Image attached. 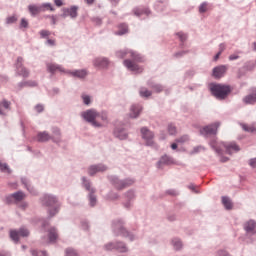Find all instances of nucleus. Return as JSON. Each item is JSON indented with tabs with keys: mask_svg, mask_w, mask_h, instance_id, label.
Masks as SVG:
<instances>
[{
	"mask_svg": "<svg viewBox=\"0 0 256 256\" xmlns=\"http://www.w3.org/2000/svg\"><path fill=\"white\" fill-rule=\"evenodd\" d=\"M83 119L91 123L93 127H105L109 123V116L107 112H97V110H87L82 113Z\"/></svg>",
	"mask_w": 256,
	"mask_h": 256,
	"instance_id": "obj_1",
	"label": "nucleus"
},
{
	"mask_svg": "<svg viewBox=\"0 0 256 256\" xmlns=\"http://www.w3.org/2000/svg\"><path fill=\"white\" fill-rule=\"evenodd\" d=\"M210 91L216 99H226V97L231 93V86L223 84H211Z\"/></svg>",
	"mask_w": 256,
	"mask_h": 256,
	"instance_id": "obj_2",
	"label": "nucleus"
},
{
	"mask_svg": "<svg viewBox=\"0 0 256 256\" xmlns=\"http://www.w3.org/2000/svg\"><path fill=\"white\" fill-rule=\"evenodd\" d=\"M20 237H29V231L27 228H20L19 230H10V238L15 243H19Z\"/></svg>",
	"mask_w": 256,
	"mask_h": 256,
	"instance_id": "obj_3",
	"label": "nucleus"
},
{
	"mask_svg": "<svg viewBox=\"0 0 256 256\" xmlns=\"http://www.w3.org/2000/svg\"><path fill=\"white\" fill-rule=\"evenodd\" d=\"M16 71H17L18 75H21L22 77H29V70H27V68L23 67V57L17 58Z\"/></svg>",
	"mask_w": 256,
	"mask_h": 256,
	"instance_id": "obj_4",
	"label": "nucleus"
},
{
	"mask_svg": "<svg viewBox=\"0 0 256 256\" xmlns=\"http://www.w3.org/2000/svg\"><path fill=\"white\" fill-rule=\"evenodd\" d=\"M106 249L107 251L116 249V251H119V253H127V246H125V244L122 242H117L116 244L109 243L106 245Z\"/></svg>",
	"mask_w": 256,
	"mask_h": 256,
	"instance_id": "obj_5",
	"label": "nucleus"
},
{
	"mask_svg": "<svg viewBox=\"0 0 256 256\" xmlns=\"http://www.w3.org/2000/svg\"><path fill=\"white\" fill-rule=\"evenodd\" d=\"M219 125L220 124L216 122L214 124L204 127L201 130L202 135H217V129H219Z\"/></svg>",
	"mask_w": 256,
	"mask_h": 256,
	"instance_id": "obj_6",
	"label": "nucleus"
},
{
	"mask_svg": "<svg viewBox=\"0 0 256 256\" xmlns=\"http://www.w3.org/2000/svg\"><path fill=\"white\" fill-rule=\"evenodd\" d=\"M142 137L146 141V145H153V132L149 131L147 128H142L141 129Z\"/></svg>",
	"mask_w": 256,
	"mask_h": 256,
	"instance_id": "obj_7",
	"label": "nucleus"
},
{
	"mask_svg": "<svg viewBox=\"0 0 256 256\" xmlns=\"http://www.w3.org/2000/svg\"><path fill=\"white\" fill-rule=\"evenodd\" d=\"M124 65L130 71H135L136 73H143V68L139 67V65L135 64V62L131 60H125Z\"/></svg>",
	"mask_w": 256,
	"mask_h": 256,
	"instance_id": "obj_8",
	"label": "nucleus"
},
{
	"mask_svg": "<svg viewBox=\"0 0 256 256\" xmlns=\"http://www.w3.org/2000/svg\"><path fill=\"white\" fill-rule=\"evenodd\" d=\"M93 63L95 67H98V69H105L109 67V60L107 58H96Z\"/></svg>",
	"mask_w": 256,
	"mask_h": 256,
	"instance_id": "obj_9",
	"label": "nucleus"
},
{
	"mask_svg": "<svg viewBox=\"0 0 256 256\" xmlns=\"http://www.w3.org/2000/svg\"><path fill=\"white\" fill-rule=\"evenodd\" d=\"M221 147H224L226 153H228L229 155H231V153H237V151H239V146H237V144L233 142L228 144L222 143Z\"/></svg>",
	"mask_w": 256,
	"mask_h": 256,
	"instance_id": "obj_10",
	"label": "nucleus"
},
{
	"mask_svg": "<svg viewBox=\"0 0 256 256\" xmlns=\"http://www.w3.org/2000/svg\"><path fill=\"white\" fill-rule=\"evenodd\" d=\"M103 171H107V167L101 164L90 166L88 169V173L91 176L95 175L96 173H103Z\"/></svg>",
	"mask_w": 256,
	"mask_h": 256,
	"instance_id": "obj_11",
	"label": "nucleus"
},
{
	"mask_svg": "<svg viewBox=\"0 0 256 256\" xmlns=\"http://www.w3.org/2000/svg\"><path fill=\"white\" fill-rule=\"evenodd\" d=\"M42 203L43 205H46V207H55V205H57V198L51 195H45Z\"/></svg>",
	"mask_w": 256,
	"mask_h": 256,
	"instance_id": "obj_12",
	"label": "nucleus"
},
{
	"mask_svg": "<svg viewBox=\"0 0 256 256\" xmlns=\"http://www.w3.org/2000/svg\"><path fill=\"white\" fill-rule=\"evenodd\" d=\"M225 73H227V67L225 66H218L213 69V77L215 79H221Z\"/></svg>",
	"mask_w": 256,
	"mask_h": 256,
	"instance_id": "obj_13",
	"label": "nucleus"
},
{
	"mask_svg": "<svg viewBox=\"0 0 256 256\" xmlns=\"http://www.w3.org/2000/svg\"><path fill=\"white\" fill-rule=\"evenodd\" d=\"M47 70L49 71V73H57V71H59L60 73H67V71H65V69L61 65L53 63L47 64Z\"/></svg>",
	"mask_w": 256,
	"mask_h": 256,
	"instance_id": "obj_14",
	"label": "nucleus"
},
{
	"mask_svg": "<svg viewBox=\"0 0 256 256\" xmlns=\"http://www.w3.org/2000/svg\"><path fill=\"white\" fill-rule=\"evenodd\" d=\"M66 73L78 79H85V77H87V70L66 71Z\"/></svg>",
	"mask_w": 256,
	"mask_h": 256,
	"instance_id": "obj_15",
	"label": "nucleus"
},
{
	"mask_svg": "<svg viewBox=\"0 0 256 256\" xmlns=\"http://www.w3.org/2000/svg\"><path fill=\"white\" fill-rule=\"evenodd\" d=\"M246 233H256V222L255 220H249L244 224Z\"/></svg>",
	"mask_w": 256,
	"mask_h": 256,
	"instance_id": "obj_16",
	"label": "nucleus"
},
{
	"mask_svg": "<svg viewBox=\"0 0 256 256\" xmlns=\"http://www.w3.org/2000/svg\"><path fill=\"white\" fill-rule=\"evenodd\" d=\"M11 109V102L3 100L0 102V115H7V111Z\"/></svg>",
	"mask_w": 256,
	"mask_h": 256,
	"instance_id": "obj_17",
	"label": "nucleus"
},
{
	"mask_svg": "<svg viewBox=\"0 0 256 256\" xmlns=\"http://www.w3.org/2000/svg\"><path fill=\"white\" fill-rule=\"evenodd\" d=\"M79 8L77 6H72L71 8L64 9V15L67 17L69 15L72 19H75L77 17V10Z\"/></svg>",
	"mask_w": 256,
	"mask_h": 256,
	"instance_id": "obj_18",
	"label": "nucleus"
},
{
	"mask_svg": "<svg viewBox=\"0 0 256 256\" xmlns=\"http://www.w3.org/2000/svg\"><path fill=\"white\" fill-rule=\"evenodd\" d=\"M141 111H143V107L139 105H133L131 107L130 117H132V119L139 117V113H141Z\"/></svg>",
	"mask_w": 256,
	"mask_h": 256,
	"instance_id": "obj_19",
	"label": "nucleus"
},
{
	"mask_svg": "<svg viewBox=\"0 0 256 256\" xmlns=\"http://www.w3.org/2000/svg\"><path fill=\"white\" fill-rule=\"evenodd\" d=\"M48 237L50 243H55V241H57L59 237V235L57 234V230H55V228H50L48 231Z\"/></svg>",
	"mask_w": 256,
	"mask_h": 256,
	"instance_id": "obj_20",
	"label": "nucleus"
},
{
	"mask_svg": "<svg viewBox=\"0 0 256 256\" xmlns=\"http://www.w3.org/2000/svg\"><path fill=\"white\" fill-rule=\"evenodd\" d=\"M29 12L31 13V15H39V13H41V11H45V9H43V7L41 6H37V5H30L28 7Z\"/></svg>",
	"mask_w": 256,
	"mask_h": 256,
	"instance_id": "obj_21",
	"label": "nucleus"
},
{
	"mask_svg": "<svg viewBox=\"0 0 256 256\" xmlns=\"http://www.w3.org/2000/svg\"><path fill=\"white\" fill-rule=\"evenodd\" d=\"M37 139L41 143H45V141H49V139H51V136L47 132H40L37 136Z\"/></svg>",
	"mask_w": 256,
	"mask_h": 256,
	"instance_id": "obj_22",
	"label": "nucleus"
},
{
	"mask_svg": "<svg viewBox=\"0 0 256 256\" xmlns=\"http://www.w3.org/2000/svg\"><path fill=\"white\" fill-rule=\"evenodd\" d=\"M244 103H246V105H253V103H256V94H251L246 96L243 99Z\"/></svg>",
	"mask_w": 256,
	"mask_h": 256,
	"instance_id": "obj_23",
	"label": "nucleus"
},
{
	"mask_svg": "<svg viewBox=\"0 0 256 256\" xmlns=\"http://www.w3.org/2000/svg\"><path fill=\"white\" fill-rule=\"evenodd\" d=\"M118 29L117 35H125V33H129V27L127 24H120Z\"/></svg>",
	"mask_w": 256,
	"mask_h": 256,
	"instance_id": "obj_24",
	"label": "nucleus"
},
{
	"mask_svg": "<svg viewBox=\"0 0 256 256\" xmlns=\"http://www.w3.org/2000/svg\"><path fill=\"white\" fill-rule=\"evenodd\" d=\"M222 203L226 209H233V203L228 197H222Z\"/></svg>",
	"mask_w": 256,
	"mask_h": 256,
	"instance_id": "obj_25",
	"label": "nucleus"
},
{
	"mask_svg": "<svg viewBox=\"0 0 256 256\" xmlns=\"http://www.w3.org/2000/svg\"><path fill=\"white\" fill-rule=\"evenodd\" d=\"M242 129L248 133H255L256 128L253 125L242 124Z\"/></svg>",
	"mask_w": 256,
	"mask_h": 256,
	"instance_id": "obj_26",
	"label": "nucleus"
},
{
	"mask_svg": "<svg viewBox=\"0 0 256 256\" xmlns=\"http://www.w3.org/2000/svg\"><path fill=\"white\" fill-rule=\"evenodd\" d=\"M12 197L15 201H23V199H25V194L23 192H17L12 194Z\"/></svg>",
	"mask_w": 256,
	"mask_h": 256,
	"instance_id": "obj_27",
	"label": "nucleus"
},
{
	"mask_svg": "<svg viewBox=\"0 0 256 256\" xmlns=\"http://www.w3.org/2000/svg\"><path fill=\"white\" fill-rule=\"evenodd\" d=\"M172 245H173L174 249H176V251H179V249H181V247H183V244L181 243V240H179V239L172 240Z\"/></svg>",
	"mask_w": 256,
	"mask_h": 256,
	"instance_id": "obj_28",
	"label": "nucleus"
},
{
	"mask_svg": "<svg viewBox=\"0 0 256 256\" xmlns=\"http://www.w3.org/2000/svg\"><path fill=\"white\" fill-rule=\"evenodd\" d=\"M175 141H176V143L183 145V143H187V141H189V136L183 135V136L177 138Z\"/></svg>",
	"mask_w": 256,
	"mask_h": 256,
	"instance_id": "obj_29",
	"label": "nucleus"
},
{
	"mask_svg": "<svg viewBox=\"0 0 256 256\" xmlns=\"http://www.w3.org/2000/svg\"><path fill=\"white\" fill-rule=\"evenodd\" d=\"M120 185H122V186H119L118 184H116L117 189H123V187L133 185V180L122 181V182H120Z\"/></svg>",
	"mask_w": 256,
	"mask_h": 256,
	"instance_id": "obj_30",
	"label": "nucleus"
},
{
	"mask_svg": "<svg viewBox=\"0 0 256 256\" xmlns=\"http://www.w3.org/2000/svg\"><path fill=\"white\" fill-rule=\"evenodd\" d=\"M128 53L130 54L133 61H141V59H143L141 55L137 54V52L129 51Z\"/></svg>",
	"mask_w": 256,
	"mask_h": 256,
	"instance_id": "obj_31",
	"label": "nucleus"
},
{
	"mask_svg": "<svg viewBox=\"0 0 256 256\" xmlns=\"http://www.w3.org/2000/svg\"><path fill=\"white\" fill-rule=\"evenodd\" d=\"M168 133L169 135H177V127L173 124L168 125Z\"/></svg>",
	"mask_w": 256,
	"mask_h": 256,
	"instance_id": "obj_32",
	"label": "nucleus"
},
{
	"mask_svg": "<svg viewBox=\"0 0 256 256\" xmlns=\"http://www.w3.org/2000/svg\"><path fill=\"white\" fill-rule=\"evenodd\" d=\"M65 253H66L65 256H79L77 251L75 249H73V248L66 249Z\"/></svg>",
	"mask_w": 256,
	"mask_h": 256,
	"instance_id": "obj_33",
	"label": "nucleus"
},
{
	"mask_svg": "<svg viewBox=\"0 0 256 256\" xmlns=\"http://www.w3.org/2000/svg\"><path fill=\"white\" fill-rule=\"evenodd\" d=\"M209 10V5L204 2L199 6V12L200 13H207V11Z\"/></svg>",
	"mask_w": 256,
	"mask_h": 256,
	"instance_id": "obj_34",
	"label": "nucleus"
},
{
	"mask_svg": "<svg viewBox=\"0 0 256 256\" xmlns=\"http://www.w3.org/2000/svg\"><path fill=\"white\" fill-rule=\"evenodd\" d=\"M140 96L141 97H151V91L145 89V88H142L140 90Z\"/></svg>",
	"mask_w": 256,
	"mask_h": 256,
	"instance_id": "obj_35",
	"label": "nucleus"
},
{
	"mask_svg": "<svg viewBox=\"0 0 256 256\" xmlns=\"http://www.w3.org/2000/svg\"><path fill=\"white\" fill-rule=\"evenodd\" d=\"M40 7H42V9H44V11L45 10L55 11V8H53L51 3H44V4L40 5Z\"/></svg>",
	"mask_w": 256,
	"mask_h": 256,
	"instance_id": "obj_36",
	"label": "nucleus"
},
{
	"mask_svg": "<svg viewBox=\"0 0 256 256\" xmlns=\"http://www.w3.org/2000/svg\"><path fill=\"white\" fill-rule=\"evenodd\" d=\"M0 171L11 173V170H9V166L5 163H2L1 161H0Z\"/></svg>",
	"mask_w": 256,
	"mask_h": 256,
	"instance_id": "obj_37",
	"label": "nucleus"
},
{
	"mask_svg": "<svg viewBox=\"0 0 256 256\" xmlns=\"http://www.w3.org/2000/svg\"><path fill=\"white\" fill-rule=\"evenodd\" d=\"M161 163L169 165L171 163V158H169V156H163L159 161V165H161Z\"/></svg>",
	"mask_w": 256,
	"mask_h": 256,
	"instance_id": "obj_38",
	"label": "nucleus"
},
{
	"mask_svg": "<svg viewBox=\"0 0 256 256\" xmlns=\"http://www.w3.org/2000/svg\"><path fill=\"white\" fill-rule=\"evenodd\" d=\"M82 99H83L84 105H90V103H91V97H89L88 95L83 94V95H82Z\"/></svg>",
	"mask_w": 256,
	"mask_h": 256,
	"instance_id": "obj_39",
	"label": "nucleus"
},
{
	"mask_svg": "<svg viewBox=\"0 0 256 256\" xmlns=\"http://www.w3.org/2000/svg\"><path fill=\"white\" fill-rule=\"evenodd\" d=\"M32 255L33 256H47V253L46 252H37L36 250H32L31 251Z\"/></svg>",
	"mask_w": 256,
	"mask_h": 256,
	"instance_id": "obj_40",
	"label": "nucleus"
},
{
	"mask_svg": "<svg viewBox=\"0 0 256 256\" xmlns=\"http://www.w3.org/2000/svg\"><path fill=\"white\" fill-rule=\"evenodd\" d=\"M40 35L42 38L49 37L51 35V32H49V30H42L40 31Z\"/></svg>",
	"mask_w": 256,
	"mask_h": 256,
	"instance_id": "obj_41",
	"label": "nucleus"
},
{
	"mask_svg": "<svg viewBox=\"0 0 256 256\" xmlns=\"http://www.w3.org/2000/svg\"><path fill=\"white\" fill-rule=\"evenodd\" d=\"M97 203V198H95L94 195H90V205L91 207H95V204Z\"/></svg>",
	"mask_w": 256,
	"mask_h": 256,
	"instance_id": "obj_42",
	"label": "nucleus"
},
{
	"mask_svg": "<svg viewBox=\"0 0 256 256\" xmlns=\"http://www.w3.org/2000/svg\"><path fill=\"white\" fill-rule=\"evenodd\" d=\"M57 213H59V209L57 207H54L53 211L49 210L50 217H54V215H57Z\"/></svg>",
	"mask_w": 256,
	"mask_h": 256,
	"instance_id": "obj_43",
	"label": "nucleus"
},
{
	"mask_svg": "<svg viewBox=\"0 0 256 256\" xmlns=\"http://www.w3.org/2000/svg\"><path fill=\"white\" fill-rule=\"evenodd\" d=\"M152 89H154L156 93H161V91H163V87L161 85H154L152 86Z\"/></svg>",
	"mask_w": 256,
	"mask_h": 256,
	"instance_id": "obj_44",
	"label": "nucleus"
},
{
	"mask_svg": "<svg viewBox=\"0 0 256 256\" xmlns=\"http://www.w3.org/2000/svg\"><path fill=\"white\" fill-rule=\"evenodd\" d=\"M15 21H17L16 16H10V17L7 18V23L8 24L15 23Z\"/></svg>",
	"mask_w": 256,
	"mask_h": 256,
	"instance_id": "obj_45",
	"label": "nucleus"
},
{
	"mask_svg": "<svg viewBox=\"0 0 256 256\" xmlns=\"http://www.w3.org/2000/svg\"><path fill=\"white\" fill-rule=\"evenodd\" d=\"M143 13L145 14V15H149V9H144V10H141L140 12H135V15H143Z\"/></svg>",
	"mask_w": 256,
	"mask_h": 256,
	"instance_id": "obj_46",
	"label": "nucleus"
},
{
	"mask_svg": "<svg viewBox=\"0 0 256 256\" xmlns=\"http://www.w3.org/2000/svg\"><path fill=\"white\" fill-rule=\"evenodd\" d=\"M225 49H227V45H225V43H222L219 45V52L218 53H223V51H225Z\"/></svg>",
	"mask_w": 256,
	"mask_h": 256,
	"instance_id": "obj_47",
	"label": "nucleus"
},
{
	"mask_svg": "<svg viewBox=\"0 0 256 256\" xmlns=\"http://www.w3.org/2000/svg\"><path fill=\"white\" fill-rule=\"evenodd\" d=\"M83 183L87 191H89L91 189V184L85 178H83Z\"/></svg>",
	"mask_w": 256,
	"mask_h": 256,
	"instance_id": "obj_48",
	"label": "nucleus"
},
{
	"mask_svg": "<svg viewBox=\"0 0 256 256\" xmlns=\"http://www.w3.org/2000/svg\"><path fill=\"white\" fill-rule=\"evenodd\" d=\"M203 147L201 146H197L193 149V151L191 152L192 155H194V153H199V151H202Z\"/></svg>",
	"mask_w": 256,
	"mask_h": 256,
	"instance_id": "obj_49",
	"label": "nucleus"
},
{
	"mask_svg": "<svg viewBox=\"0 0 256 256\" xmlns=\"http://www.w3.org/2000/svg\"><path fill=\"white\" fill-rule=\"evenodd\" d=\"M116 137H118V139H127V134L122 133V134H117V132H115Z\"/></svg>",
	"mask_w": 256,
	"mask_h": 256,
	"instance_id": "obj_50",
	"label": "nucleus"
},
{
	"mask_svg": "<svg viewBox=\"0 0 256 256\" xmlns=\"http://www.w3.org/2000/svg\"><path fill=\"white\" fill-rule=\"evenodd\" d=\"M56 7H63V0H54Z\"/></svg>",
	"mask_w": 256,
	"mask_h": 256,
	"instance_id": "obj_51",
	"label": "nucleus"
},
{
	"mask_svg": "<svg viewBox=\"0 0 256 256\" xmlns=\"http://www.w3.org/2000/svg\"><path fill=\"white\" fill-rule=\"evenodd\" d=\"M35 110L37 113H43V105H36Z\"/></svg>",
	"mask_w": 256,
	"mask_h": 256,
	"instance_id": "obj_52",
	"label": "nucleus"
},
{
	"mask_svg": "<svg viewBox=\"0 0 256 256\" xmlns=\"http://www.w3.org/2000/svg\"><path fill=\"white\" fill-rule=\"evenodd\" d=\"M177 35L180 38V41H185V39H187V36L181 32H179Z\"/></svg>",
	"mask_w": 256,
	"mask_h": 256,
	"instance_id": "obj_53",
	"label": "nucleus"
},
{
	"mask_svg": "<svg viewBox=\"0 0 256 256\" xmlns=\"http://www.w3.org/2000/svg\"><path fill=\"white\" fill-rule=\"evenodd\" d=\"M29 25V23L27 22V20H25V18H23L21 20V27L27 28Z\"/></svg>",
	"mask_w": 256,
	"mask_h": 256,
	"instance_id": "obj_54",
	"label": "nucleus"
},
{
	"mask_svg": "<svg viewBox=\"0 0 256 256\" xmlns=\"http://www.w3.org/2000/svg\"><path fill=\"white\" fill-rule=\"evenodd\" d=\"M238 58H239V55H237V54H232L229 56L230 61H235V59H238Z\"/></svg>",
	"mask_w": 256,
	"mask_h": 256,
	"instance_id": "obj_55",
	"label": "nucleus"
},
{
	"mask_svg": "<svg viewBox=\"0 0 256 256\" xmlns=\"http://www.w3.org/2000/svg\"><path fill=\"white\" fill-rule=\"evenodd\" d=\"M117 55H118L121 59H123V57H125V56L127 55V52L120 51V52L117 53Z\"/></svg>",
	"mask_w": 256,
	"mask_h": 256,
	"instance_id": "obj_56",
	"label": "nucleus"
},
{
	"mask_svg": "<svg viewBox=\"0 0 256 256\" xmlns=\"http://www.w3.org/2000/svg\"><path fill=\"white\" fill-rule=\"evenodd\" d=\"M47 43H48V45H50L51 47H53V46L55 45V40L48 39V40H47Z\"/></svg>",
	"mask_w": 256,
	"mask_h": 256,
	"instance_id": "obj_57",
	"label": "nucleus"
},
{
	"mask_svg": "<svg viewBox=\"0 0 256 256\" xmlns=\"http://www.w3.org/2000/svg\"><path fill=\"white\" fill-rule=\"evenodd\" d=\"M219 57H221V52H218L215 56H214V61H218Z\"/></svg>",
	"mask_w": 256,
	"mask_h": 256,
	"instance_id": "obj_58",
	"label": "nucleus"
},
{
	"mask_svg": "<svg viewBox=\"0 0 256 256\" xmlns=\"http://www.w3.org/2000/svg\"><path fill=\"white\" fill-rule=\"evenodd\" d=\"M52 19V25H55V23H57V18H55V16H51Z\"/></svg>",
	"mask_w": 256,
	"mask_h": 256,
	"instance_id": "obj_59",
	"label": "nucleus"
},
{
	"mask_svg": "<svg viewBox=\"0 0 256 256\" xmlns=\"http://www.w3.org/2000/svg\"><path fill=\"white\" fill-rule=\"evenodd\" d=\"M86 3L88 5H93V3H95V0H86Z\"/></svg>",
	"mask_w": 256,
	"mask_h": 256,
	"instance_id": "obj_60",
	"label": "nucleus"
},
{
	"mask_svg": "<svg viewBox=\"0 0 256 256\" xmlns=\"http://www.w3.org/2000/svg\"><path fill=\"white\" fill-rule=\"evenodd\" d=\"M171 149H173V150L177 149V142H176V143H173V144L171 145Z\"/></svg>",
	"mask_w": 256,
	"mask_h": 256,
	"instance_id": "obj_61",
	"label": "nucleus"
},
{
	"mask_svg": "<svg viewBox=\"0 0 256 256\" xmlns=\"http://www.w3.org/2000/svg\"><path fill=\"white\" fill-rule=\"evenodd\" d=\"M0 256H9V253H6V252H0Z\"/></svg>",
	"mask_w": 256,
	"mask_h": 256,
	"instance_id": "obj_62",
	"label": "nucleus"
},
{
	"mask_svg": "<svg viewBox=\"0 0 256 256\" xmlns=\"http://www.w3.org/2000/svg\"><path fill=\"white\" fill-rule=\"evenodd\" d=\"M253 45H254V51H256V42H254Z\"/></svg>",
	"mask_w": 256,
	"mask_h": 256,
	"instance_id": "obj_63",
	"label": "nucleus"
},
{
	"mask_svg": "<svg viewBox=\"0 0 256 256\" xmlns=\"http://www.w3.org/2000/svg\"><path fill=\"white\" fill-rule=\"evenodd\" d=\"M56 135L59 137V135H61V133L58 131V132H56Z\"/></svg>",
	"mask_w": 256,
	"mask_h": 256,
	"instance_id": "obj_64",
	"label": "nucleus"
}]
</instances>
